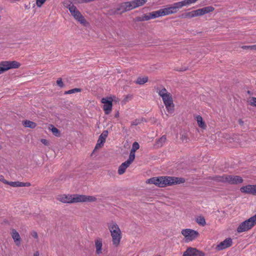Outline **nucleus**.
<instances>
[{
	"label": "nucleus",
	"instance_id": "nucleus-1",
	"mask_svg": "<svg viewBox=\"0 0 256 256\" xmlns=\"http://www.w3.org/2000/svg\"><path fill=\"white\" fill-rule=\"evenodd\" d=\"M214 8L212 6H208L189 12L182 14L180 18H191L196 16H202L214 10Z\"/></svg>",
	"mask_w": 256,
	"mask_h": 256
},
{
	"label": "nucleus",
	"instance_id": "nucleus-2",
	"mask_svg": "<svg viewBox=\"0 0 256 256\" xmlns=\"http://www.w3.org/2000/svg\"><path fill=\"white\" fill-rule=\"evenodd\" d=\"M64 6L68 8L70 12L74 18L78 21L80 24L86 26L87 24L86 20L74 4H64Z\"/></svg>",
	"mask_w": 256,
	"mask_h": 256
},
{
	"label": "nucleus",
	"instance_id": "nucleus-3",
	"mask_svg": "<svg viewBox=\"0 0 256 256\" xmlns=\"http://www.w3.org/2000/svg\"><path fill=\"white\" fill-rule=\"evenodd\" d=\"M109 230L111 232L113 244L118 246L122 238L121 231L118 225L116 224H112L109 226Z\"/></svg>",
	"mask_w": 256,
	"mask_h": 256
},
{
	"label": "nucleus",
	"instance_id": "nucleus-4",
	"mask_svg": "<svg viewBox=\"0 0 256 256\" xmlns=\"http://www.w3.org/2000/svg\"><path fill=\"white\" fill-rule=\"evenodd\" d=\"M20 64L16 61H2L0 62V74L12 68H18Z\"/></svg>",
	"mask_w": 256,
	"mask_h": 256
},
{
	"label": "nucleus",
	"instance_id": "nucleus-5",
	"mask_svg": "<svg viewBox=\"0 0 256 256\" xmlns=\"http://www.w3.org/2000/svg\"><path fill=\"white\" fill-rule=\"evenodd\" d=\"M168 176L154 177L148 179L146 181L148 184H154L160 188H164L168 186Z\"/></svg>",
	"mask_w": 256,
	"mask_h": 256
},
{
	"label": "nucleus",
	"instance_id": "nucleus-6",
	"mask_svg": "<svg viewBox=\"0 0 256 256\" xmlns=\"http://www.w3.org/2000/svg\"><path fill=\"white\" fill-rule=\"evenodd\" d=\"M113 99L112 97L103 98L101 100V102L104 104L102 108L106 114L110 113L112 107Z\"/></svg>",
	"mask_w": 256,
	"mask_h": 256
},
{
	"label": "nucleus",
	"instance_id": "nucleus-7",
	"mask_svg": "<svg viewBox=\"0 0 256 256\" xmlns=\"http://www.w3.org/2000/svg\"><path fill=\"white\" fill-rule=\"evenodd\" d=\"M182 234L184 236L186 241H192L199 236V233L194 230L184 229L182 231Z\"/></svg>",
	"mask_w": 256,
	"mask_h": 256
},
{
	"label": "nucleus",
	"instance_id": "nucleus-8",
	"mask_svg": "<svg viewBox=\"0 0 256 256\" xmlns=\"http://www.w3.org/2000/svg\"><path fill=\"white\" fill-rule=\"evenodd\" d=\"M255 225L250 218L242 222L237 228L238 233L246 232L250 230Z\"/></svg>",
	"mask_w": 256,
	"mask_h": 256
},
{
	"label": "nucleus",
	"instance_id": "nucleus-9",
	"mask_svg": "<svg viewBox=\"0 0 256 256\" xmlns=\"http://www.w3.org/2000/svg\"><path fill=\"white\" fill-rule=\"evenodd\" d=\"M182 256H204V253L196 248L189 247L184 252Z\"/></svg>",
	"mask_w": 256,
	"mask_h": 256
},
{
	"label": "nucleus",
	"instance_id": "nucleus-10",
	"mask_svg": "<svg viewBox=\"0 0 256 256\" xmlns=\"http://www.w3.org/2000/svg\"><path fill=\"white\" fill-rule=\"evenodd\" d=\"M242 193L256 196V184H248L240 188Z\"/></svg>",
	"mask_w": 256,
	"mask_h": 256
},
{
	"label": "nucleus",
	"instance_id": "nucleus-11",
	"mask_svg": "<svg viewBox=\"0 0 256 256\" xmlns=\"http://www.w3.org/2000/svg\"><path fill=\"white\" fill-rule=\"evenodd\" d=\"M242 182L243 179L240 176L232 175H226V183L230 184H237Z\"/></svg>",
	"mask_w": 256,
	"mask_h": 256
},
{
	"label": "nucleus",
	"instance_id": "nucleus-12",
	"mask_svg": "<svg viewBox=\"0 0 256 256\" xmlns=\"http://www.w3.org/2000/svg\"><path fill=\"white\" fill-rule=\"evenodd\" d=\"M232 244V239L230 238H228L218 244L216 248V249L218 251L222 250L230 247Z\"/></svg>",
	"mask_w": 256,
	"mask_h": 256
},
{
	"label": "nucleus",
	"instance_id": "nucleus-13",
	"mask_svg": "<svg viewBox=\"0 0 256 256\" xmlns=\"http://www.w3.org/2000/svg\"><path fill=\"white\" fill-rule=\"evenodd\" d=\"M182 7L179 2L174 3L173 4L168 8H164V10L166 14L168 15L170 14L176 13Z\"/></svg>",
	"mask_w": 256,
	"mask_h": 256
},
{
	"label": "nucleus",
	"instance_id": "nucleus-14",
	"mask_svg": "<svg viewBox=\"0 0 256 256\" xmlns=\"http://www.w3.org/2000/svg\"><path fill=\"white\" fill-rule=\"evenodd\" d=\"M185 182H186V180L183 178L168 176V186L183 184Z\"/></svg>",
	"mask_w": 256,
	"mask_h": 256
},
{
	"label": "nucleus",
	"instance_id": "nucleus-15",
	"mask_svg": "<svg viewBox=\"0 0 256 256\" xmlns=\"http://www.w3.org/2000/svg\"><path fill=\"white\" fill-rule=\"evenodd\" d=\"M4 184H8L12 187H23V186H31L30 182H20L18 181L16 182H8L5 181L4 182Z\"/></svg>",
	"mask_w": 256,
	"mask_h": 256
},
{
	"label": "nucleus",
	"instance_id": "nucleus-16",
	"mask_svg": "<svg viewBox=\"0 0 256 256\" xmlns=\"http://www.w3.org/2000/svg\"><path fill=\"white\" fill-rule=\"evenodd\" d=\"M134 161L128 158L126 162H122L118 167V174L120 175L123 174L126 172V169Z\"/></svg>",
	"mask_w": 256,
	"mask_h": 256
},
{
	"label": "nucleus",
	"instance_id": "nucleus-17",
	"mask_svg": "<svg viewBox=\"0 0 256 256\" xmlns=\"http://www.w3.org/2000/svg\"><path fill=\"white\" fill-rule=\"evenodd\" d=\"M151 19L166 16L164 8L160 9L156 11L150 12Z\"/></svg>",
	"mask_w": 256,
	"mask_h": 256
},
{
	"label": "nucleus",
	"instance_id": "nucleus-18",
	"mask_svg": "<svg viewBox=\"0 0 256 256\" xmlns=\"http://www.w3.org/2000/svg\"><path fill=\"white\" fill-rule=\"evenodd\" d=\"M166 108L169 113H172L174 111V104L173 102V100H166L165 102H164Z\"/></svg>",
	"mask_w": 256,
	"mask_h": 256
},
{
	"label": "nucleus",
	"instance_id": "nucleus-19",
	"mask_svg": "<svg viewBox=\"0 0 256 256\" xmlns=\"http://www.w3.org/2000/svg\"><path fill=\"white\" fill-rule=\"evenodd\" d=\"M226 174H224L222 176H210L209 180H212L217 182L226 183Z\"/></svg>",
	"mask_w": 256,
	"mask_h": 256
},
{
	"label": "nucleus",
	"instance_id": "nucleus-20",
	"mask_svg": "<svg viewBox=\"0 0 256 256\" xmlns=\"http://www.w3.org/2000/svg\"><path fill=\"white\" fill-rule=\"evenodd\" d=\"M12 236L14 240L16 246H19L20 244V238L18 232L14 229H13L12 232Z\"/></svg>",
	"mask_w": 256,
	"mask_h": 256
},
{
	"label": "nucleus",
	"instance_id": "nucleus-21",
	"mask_svg": "<svg viewBox=\"0 0 256 256\" xmlns=\"http://www.w3.org/2000/svg\"><path fill=\"white\" fill-rule=\"evenodd\" d=\"M150 12L144 14L141 16H137L134 19V22H139L143 21H147L150 20Z\"/></svg>",
	"mask_w": 256,
	"mask_h": 256
},
{
	"label": "nucleus",
	"instance_id": "nucleus-22",
	"mask_svg": "<svg viewBox=\"0 0 256 256\" xmlns=\"http://www.w3.org/2000/svg\"><path fill=\"white\" fill-rule=\"evenodd\" d=\"M72 200L71 201V202L74 203V202H84V195H80V194H74L72 195Z\"/></svg>",
	"mask_w": 256,
	"mask_h": 256
},
{
	"label": "nucleus",
	"instance_id": "nucleus-23",
	"mask_svg": "<svg viewBox=\"0 0 256 256\" xmlns=\"http://www.w3.org/2000/svg\"><path fill=\"white\" fill-rule=\"evenodd\" d=\"M95 245L96 247V253L100 254L102 253V240L100 238H98L95 240Z\"/></svg>",
	"mask_w": 256,
	"mask_h": 256
},
{
	"label": "nucleus",
	"instance_id": "nucleus-24",
	"mask_svg": "<svg viewBox=\"0 0 256 256\" xmlns=\"http://www.w3.org/2000/svg\"><path fill=\"white\" fill-rule=\"evenodd\" d=\"M90 2V0H69L64 2V4H86Z\"/></svg>",
	"mask_w": 256,
	"mask_h": 256
},
{
	"label": "nucleus",
	"instance_id": "nucleus-25",
	"mask_svg": "<svg viewBox=\"0 0 256 256\" xmlns=\"http://www.w3.org/2000/svg\"><path fill=\"white\" fill-rule=\"evenodd\" d=\"M132 1L135 8L144 6L148 2V0H132Z\"/></svg>",
	"mask_w": 256,
	"mask_h": 256
},
{
	"label": "nucleus",
	"instance_id": "nucleus-26",
	"mask_svg": "<svg viewBox=\"0 0 256 256\" xmlns=\"http://www.w3.org/2000/svg\"><path fill=\"white\" fill-rule=\"evenodd\" d=\"M106 140L104 138L99 136L93 152H94L96 149L103 146Z\"/></svg>",
	"mask_w": 256,
	"mask_h": 256
},
{
	"label": "nucleus",
	"instance_id": "nucleus-27",
	"mask_svg": "<svg viewBox=\"0 0 256 256\" xmlns=\"http://www.w3.org/2000/svg\"><path fill=\"white\" fill-rule=\"evenodd\" d=\"M23 124L26 128H34L36 127V124L30 120H26L23 122Z\"/></svg>",
	"mask_w": 256,
	"mask_h": 256
},
{
	"label": "nucleus",
	"instance_id": "nucleus-28",
	"mask_svg": "<svg viewBox=\"0 0 256 256\" xmlns=\"http://www.w3.org/2000/svg\"><path fill=\"white\" fill-rule=\"evenodd\" d=\"M166 140V136H162L161 138L156 140L155 146L158 148L161 147Z\"/></svg>",
	"mask_w": 256,
	"mask_h": 256
},
{
	"label": "nucleus",
	"instance_id": "nucleus-29",
	"mask_svg": "<svg viewBox=\"0 0 256 256\" xmlns=\"http://www.w3.org/2000/svg\"><path fill=\"white\" fill-rule=\"evenodd\" d=\"M72 195L70 196H67L66 195H64L62 196L60 198V200L64 203H72L71 201L72 200Z\"/></svg>",
	"mask_w": 256,
	"mask_h": 256
},
{
	"label": "nucleus",
	"instance_id": "nucleus-30",
	"mask_svg": "<svg viewBox=\"0 0 256 256\" xmlns=\"http://www.w3.org/2000/svg\"><path fill=\"white\" fill-rule=\"evenodd\" d=\"M196 121H197L198 126L200 128H201L203 129L206 128V124H205L204 122L203 121L202 118L201 116H196Z\"/></svg>",
	"mask_w": 256,
	"mask_h": 256
},
{
	"label": "nucleus",
	"instance_id": "nucleus-31",
	"mask_svg": "<svg viewBox=\"0 0 256 256\" xmlns=\"http://www.w3.org/2000/svg\"><path fill=\"white\" fill-rule=\"evenodd\" d=\"M148 81V77L145 76L144 78L138 77V78L136 83L138 84H144Z\"/></svg>",
	"mask_w": 256,
	"mask_h": 256
},
{
	"label": "nucleus",
	"instance_id": "nucleus-32",
	"mask_svg": "<svg viewBox=\"0 0 256 256\" xmlns=\"http://www.w3.org/2000/svg\"><path fill=\"white\" fill-rule=\"evenodd\" d=\"M116 12H119L120 14L127 12L124 2L119 4L118 6L116 9Z\"/></svg>",
	"mask_w": 256,
	"mask_h": 256
},
{
	"label": "nucleus",
	"instance_id": "nucleus-33",
	"mask_svg": "<svg viewBox=\"0 0 256 256\" xmlns=\"http://www.w3.org/2000/svg\"><path fill=\"white\" fill-rule=\"evenodd\" d=\"M196 222L201 226H204L206 224V220L203 216H199L196 218Z\"/></svg>",
	"mask_w": 256,
	"mask_h": 256
},
{
	"label": "nucleus",
	"instance_id": "nucleus-34",
	"mask_svg": "<svg viewBox=\"0 0 256 256\" xmlns=\"http://www.w3.org/2000/svg\"><path fill=\"white\" fill-rule=\"evenodd\" d=\"M124 4L127 12L134 8L132 0L124 2Z\"/></svg>",
	"mask_w": 256,
	"mask_h": 256
},
{
	"label": "nucleus",
	"instance_id": "nucleus-35",
	"mask_svg": "<svg viewBox=\"0 0 256 256\" xmlns=\"http://www.w3.org/2000/svg\"><path fill=\"white\" fill-rule=\"evenodd\" d=\"M50 127L52 128H50V130L52 132V133L56 136H60V131L58 129L56 128L54 126L51 124Z\"/></svg>",
	"mask_w": 256,
	"mask_h": 256
},
{
	"label": "nucleus",
	"instance_id": "nucleus-36",
	"mask_svg": "<svg viewBox=\"0 0 256 256\" xmlns=\"http://www.w3.org/2000/svg\"><path fill=\"white\" fill-rule=\"evenodd\" d=\"M84 202H92L96 200V198L94 196H85L84 195Z\"/></svg>",
	"mask_w": 256,
	"mask_h": 256
},
{
	"label": "nucleus",
	"instance_id": "nucleus-37",
	"mask_svg": "<svg viewBox=\"0 0 256 256\" xmlns=\"http://www.w3.org/2000/svg\"><path fill=\"white\" fill-rule=\"evenodd\" d=\"M81 91H82V90L80 88H74L68 90L64 92V94H74L75 92H80Z\"/></svg>",
	"mask_w": 256,
	"mask_h": 256
},
{
	"label": "nucleus",
	"instance_id": "nucleus-38",
	"mask_svg": "<svg viewBox=\"0 0 256 256\" xmlns=\"http://www.w3.org/2000/svg\"><path fill=\"white\" fill-rule=\"evenodd\" d=\"M182 7L184 6L189 5L192 4L194 3V0H184L182 2H180Z\"/></svg>",
	"mask_w": 256,
	"mask_h": 256
},
{
	"label": "nucleus",
	"instance_id": "nucleus-39",
	"mask_svg": "<svg viewBox=\"0 0 256 256\" xmlns=\"http://www.w3.org/2000/svg\"><path fill=\"white\" fill-rule=\"evenodd\" d=\"M136 150L132 148L130 152V154L128 156V159L134 161L135 158V152Z\"/></svg>",
	"mask_w": 256,
	"mask_h": 256
},
{
	"label": "nucleus",
	"instance_id": "nucleus-40",
	"mask_svg": "<svg viewBox=\"0 0 256 256\" xmlns=\"http://www.w3.org/2000/svg\"><path fill=\"white\" fill-rule=\"evenodd\" d=\"M158 94L159 96L162 98L164 96H166L167 94H169V92H168L167 90L164 88L161 90H159Z\"/></svg>",
	"mask_w": 256,
	"mask_h": 256
},
{
	"label": "nucleus",
	"instance_id": "nucleus-41",
	"mask_svg": "<svg viewBox=\"0 0 256 256\" xmlns=\"http://www.w3.org/2000/svg\"><path fill=\"white\" fill-rule=\"evenodd\" d=\"M162 99L164 102H165L166 100H172V96L170 93L167 94L166 96H164L162 97Z\"/></svg>",
	"mask_w": 256,
	"mask_h": 256
},
{
	"label": "nucleus",
	"instance_id": "nucleus-42",
	"mask_svg": "<svg viewBox=\"0 0 256 256\" xmlns=\"http://www.w3.org/2000/svg\"><path fill=\"white\" fill-rule=\"evenodd\" d=\"M56 84L60 88H63L64 86V84L62 81V78H58L56 80Z\"/></svg>",
	"mask_w": 256,
	"mask_h": 256
},
{
	"label": "nucleus",
	"instance_id": "nucleus-43",
	"mask_svg": "<svg viewBox=\"0 0 256 256\" xmlns=\"http://www.w3.org/2000/svg\"><path fill=\"white\" fill-rule=\"evenodd\" d=\"M142 120V118L141 120L136 119L132 122V126H138V124H140Z\"/></svg>",
	"mask_w": 256,
	"mask_h": 256
},
{
	"label": "nucleus",
	"instance_id": "nucleus-44",
	"mask_svg": "<svg viewBox=\"0 0 256 256\" xmlns=\"http://www.w3.org/2000/svg\"><path fill=\"white\" fill-rule=\"evenodd\" d=\"M108 130H104L102 132V134L99 136L100 137H102V138H104L105 140H106V138H107L108 136Z\"/></svg>",
	"mask_w": 256,
	"mask_h": 256
},
{
	"label": "nucleus",
	"instance_id": "nucleus-45",
	"mask_svg": "<svg viewBox=\"0 0 256 256\" xmlns=\"http://www.w3.org/2000/svg\"><path fill=\"white\" fill-rule=\"evenodd\" d=\"M250 104L256 106V98L252 97L250 101Z\"/></svg>",
	"mask_w": 256,
	"mask_h": 256
},
{
	"label": "nucleus",
	"instance_id": "nucleus-46",
	"mask_svg": "<svg viewBox=\"0 0 256 256\" xmlns=\"http://www.w3.org/2000/svg\"><path fill=\"white\" fill-rule=\"evenodd\" d=\"M46 0H36V6L40 8L45 2Z\"/></svg>",
	"mask_w": 256,
	"mask_h": 256
},
{
	"label": "nucleus",
	"instance_id": "nucleus-47",
	"mask_svg": "<svg viewBox=\"0 0 256 256\" xmlns=\"http://www.w3.org/2000/svg\"><path fill=\"white\" fill-rule=\"evenodd\" d=\"M132 148L138 150L140 148V145L138 143L136 142H135L133 143Z\"/></svg>",
	"mask_w": 256,
	"mask_h": 256
},
{
	"label": "nucleus",
	"instance_id": "nucleus-48",
	"mask_svg": "<svg viewBox=\"0 0 256 256\" xmlns=\"http://www.w3.org/2000/svg\"><path fill=\"white\" fill-rule=\"evenodd\" d=\"M40 142L45 146H48L49 144L48 142L46 139L42 138L40 140Z\"/></svg>",
	"mask_w": 256,
	"mask_h": 256
},
{
	"label": "nucleus",
	"instance_id": "nucleus-49",
	"mask_svg": "<svg viewBox=\"0 0 256 256\" xmlns=\"http://www.w3.org/2000/svg\"><path fill=\"white\" fill-rule=\"evenodd\" d=\"M254 225H256V214L250 218Z\"/></svg>",
	"mask_w": 256,
	"mask_h": 256
},
{
	"label": "nucleus",
	"instance_id": "nucleus-50",
	"mask_svg": "<svg viewBox=\"0 0 256 256\" xmlns=\"http://www.w3.org/2000/svg\"><path fill=\"white\" fill-rule=\"evenodd\" d=\"M31 235L32 237H34V238H38V234H37V232L35 231H33L32 233H31Z\"/></svg>",
	"mask_w": 256,
	"mask_h": 256
},
{
	"label": "nucleus",
	"instance_id": "nucleus-51",
	"mask_svg": "<svg viewBox=\"0 0 256 256\" xmlns=\"http://www.w3.org/2000/svg\"><path fill=\"white\" fill-rule=\"evenodd\" d=\"M188 70V68H178L176 70L177 71H179V72H184V71H185L186 70Z\"/></svg>",
	"mask_w": 256,
	"mask_h": 256
},
{
	"label": "nucleus",
	"instance_id": "nucleus-52",
	"mask_svg": "<svg viewBox=\"0 0 256 256\" xmlns=\"http://www.w3.org/2000/svg\"><path fill=\"white\" fill-rule=\"evenodd\" d=\"M238 122L240 126H244V122L242 119H239L238 120Z\"/></svg>",
	"mask_w": 256,
	"mask_h": 256
},
{
	"label": "nucleus",
	"instance_id": "nucleus-53",
	"mask_svg": "<svg viewBox=\"0 0 256 256\" xmlns=\"http://www.w3.org/2000/svg\"><path fill=\"white\" fill-rule=\"evenodd\" d=\"M250 48L251 50H256V44L250 46Z\"/></svg>",
	"mask_w": 256,
	"mask_h": 256
},
{
	"label": "nucleus",
	"instance_id": "nucleus-54",
	"mask_svg": "<svg viewBox=\"0 0 256 256\" xmlns=\"http://www.w3.org/2000/svg\"><path fill=\"white\" fill-rule=\"evenodd\" d=\"M39 255H40V254H39V252L38 251H36L34 254V256H39Z\"/></svg>",
	"mask_w": 256,
	"mask_h": 256
},
{
	"label": "nucleus",
	"instance_id": "nucleus-55",
	"mask_svg": "<svg viewBox=\"0 0 256 256\" xmlns=\"http://www.w3.org/2000/svg\"><path fill=\"white\" fill-rule=\"evenodd\" d=\"M119 116V112L117 111V112L114 114L115 118H118Z\"/></svg>",
	"mask_w": 256,
	"mask_h": 256
},
{
	"label": "nucleus",
	"instance_id": "nucleus-56",
	"mask_svg": "<svg viewBox=\"0 0 256 256\" xmlns=\"http://www.w3.org/2000/svg\"><path fill=\"white\" fill-rule=\"evenodd\" d=\"M242 48L244 49L250 48V46H242Z\"/></svg>",
	"mask_w": 256,
	"mask_h": 256
},
{
	"label": "nucleus",
	"instance_id": "nucleus-57",
	"mask_svg": "<svg viewBox=\"0 0 256 256\" xmlns=\"http://www.w3.org/2000/svg\"><path fill=\"white\" fill-rule=\"evenodd\" d=\"M1 180L3 183H4V182L7 181L4 178H2L1 180Z\"/></svg>",
	"mask_w": 256,
	"mask_h": 256
},
{
	"label": "nucleus",
	"instance_id": "nucleus-58",
	"mask_svg": "<svg viewBox=\"0 0 256 256\" xmlns=\"http://www.w3.org/2000/svg\"><path fill=\"white\" fill-rule=\"evenodd\" d=\"M128 98V96H126L124 98V100L125 102H126V101H127L126 99Z\"/></svg>",
	"mask_w": 256,
	"mask_h": 256
},
{
	"label": "nucleus",
	"instance_id": "nucleus-59",
	"mask_svg": "<svg viewBox=\"0 0 256 256\" xmlns=\"http://www.w3.org/2000/svg\"><path fill=\"white\" fill-rule=\"evenodd\" d=\"M247 93H248V94H250V91H249V90H248V91L247 92Z\"/></svg>",
	"mask_w": 256,
	"mask_h": 256
},
{
	"label": "nucleus",
	"instance_id": "nucleus-60",
	"mask_svg": "<svg viewBox=\"0 0 256 256\" xmlns=\"http://www.w3.org/2000/svg\"><path fill=\"white\" fill-rule=\"evenodd\" d=\"M185 138V136H182V140H184Z\"/></svg>",
	"mask_w": 256,
	"mask_h": 256
},
{
	"label": "nucleus",
	"instance_id": "nucleus-61",
	"mask_svg": "<svg viewBox=\"0 0 256 256\" xmlns=\"http://www.w3.org/2000/svg\"><path fill=\"white\" fill-rule=\"evenodd\" d=\"M194 2H196L198 0H194Z\"/></svg>",
	"mask_w": 256,
	"mask_h": 256
}]
</instances>
